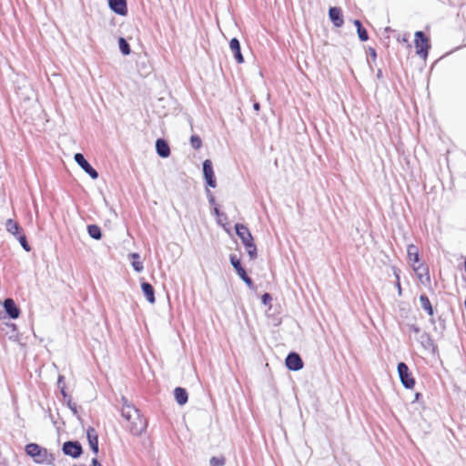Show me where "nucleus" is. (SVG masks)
Instances as JSON below:
<instances>
[{"mask_svg": "<svg viewBox=\"0 0 466 466\" xmlns=\"http://www.w3.org/2000/svg\"><path fill=\"white\" fill-rule=\"evenodd\" d=\"M25 453L33 458L34 461L38 464L49 463L53 460L52 454L46 448L36 443H29L25 448Z\"/></svg>", "mask_w": 466, "mask_h": 466, "instance_id": "nucleus-2", "label": "nucleus"}, {"mask_svg": "<svg viewBox=\"0 0 466 466\" xmlns=\"http://www.w3.org/2000/svg\"><path fill=\"white\" fill-rule=\"evenodd\" d=\"M190 145L195 149H199L202 147V140L198 135H193L190 137Z\"/></svg>", "mask_w": 466, "mask_h": 466, "instance_id": "nucleus-27", "label": "nucleus"}, {"mask_svg": "<svg viewBox=\"0 0 466 466\" xmlns=\"http://www.w3.org/2000/svg\"><path fill=\"white\" fill-rule=\"evenodd\" d=\"M121 416L127 422V430L134 436H140L147 427V420L142 416L140 410L122 398Z\"/></svg>", "mask_w": 466, "mask_h": 466, "instance_id": "nucleus-1", "label": "nucleus"}, {"mask_svg": "<svg viewBox=\"0 0 466 466\" xmlns=\"http://www.w3.org/2000/svg\"><path fill=\"white\" fill-rule=\"evenodd\" d=\"M229 47H230V50L232 51L233 55H234V57L236 59V61L238 63V64H242L244 62V57L242 56V53H241V48H240V43L239 41L237 39V38H232L229 42Z\"/></svg>", "mask_w": 466, "mask_h": 466, "instance_id": "nucleus-16", "label": "nucleus"}, {"mask_svg": "<svg viewBox=\"0 0 466 466\" xmlns=\"http://www.w3.org/2000/svg\"><path fill=\"white\" fill-rule=\"evenodd\" d=\"M420 302L421 308L430 315H433V308L431 306V303L429 299V298L425 294H421L420 296Z\"/></svg>", "mask_w": 466, "mask_h": 466, "instance_id": "nucleus-22", "label": "nucleus"}, {"mask_svg": "<svg viewBox=\"0 0 466 466\" xmlns=\"http://www.w3.org/2000/svg\"><path fill=\"white\" fill-rule=\"evenodd\" d=\"M67 406L68 408L73 411L74 414H76L77 413V410H76V404L74 403L71 399H69L67 400Z\"/></svg>", "mask_w": 466, "mask_h": 466, "instance_id": "nucleus-31", "label": "nucleus"}, {"mask_svg": "<svg viewBox=\"0 0 466 466\" xmlns=\"http://www.w3.org/2000/svg\"><path fill=\"white\" fill-rule=\"evenodd\" d=\"M285 362L289 370L298 371L303 368L302 359L296 352L288 354Z\"/></svg>", "mask_w": 466, "mask_h": 466, "instance_id": "nucleus-9", "label": "nucleus"}, {"mask_svg": "<svg viewBox=\"0 0 466 466\" xmlns=\"http://www.w3.org/2000/svg\"><path fill=\"white\" fill-rule=\"evenodd\" d=\"M92 465H93V466H102V464H101V463L98 461V460H97V459H96V458H94V459L92 460Z\"/></svg>", "mask_w": 466, "mask_h": 466, "instance_id": "nucleus-40", "label": "nucleus"}, {"mask_svg": "<svg viewBox=\"0 0 466 466\" xmlns=\"http://www.w3.org/2000/svg\"><path fill=\"white\" fill-rule=\"evenodd\" d=\"M207 197L209 204L215 205V198L209 189H207Z\"/></svg>", "mask_w": 466, "mask_h": 466, "instance_id": "nucleus-33", "label": "nucleus"}, {"mask_svg": "<svg viewBox=\"0 0 466 466\" xmlns=\"http://www.w3.org/2000/svg\"><path fill=\"white\" fill-rule=\"evenodd\" d=\"M118 46L123 55L127 56L131 53L130 46L124 37L118 38Z\"/></svg>", "mask_w": 466, "mask_h": 466, "instance_id": "nucleus-25", "label": "nucleus"}, {"mask_svg": "<svg viewBox=\"0 0 466 466\" xmlns=\"http://www.w3.org/2000/svg\"><path fill=\"white\" fill-rule=\"evenodd\" d=\"M141 289H142V291H143L147 300L149 303L154 304L156 301V298H155V291H154L153 286L148 282H142Z\"/></svg>", "mask_w": 466, "mask_h": 466, "instance_id": "nucleus-18", "label": "nucleus"}, {"mask_svg": "<svg viewBox=\"0 0 466 466\" xmlns=\"http://www.w3.org/2000/svg\"><path fill=\"white\" fill-rule=\"evenodd\" d=\"M236 234L241 239L243 245L248 244L253 240V237L249 229L243 224H236L235 226Z\"/></svg>", "mask_w": 466, "mask_h": 466, "instance_id": "nucleus-10", "label": "nucleus"}, {"mask_svg": "<svg viewBox=\"0 0 466 466\" xmlns=\"http://www.w3.org/2000/svg\"><path fill=\"white\" fill-rule=\"evenodd\" d=\"M74 159L93 179H96L98 177V172L88 163L83 154H75Z\"/></svg>", "mask_w": 466, "mask_h": 466, "instance_id": "nucleus-6", "label": "nucleus"}, {"mask_svg": "<svg viewBox=\"0 0 466 466\" xmlns=\"http://www.w3.org/2000/svg\"><path fill=\"white\" fill-rule=\"evenodd\" d=\"M62 451L66 455L71 456L75 459L80 457L83 452L81 444L78 441H66L63 444Z\"/></svg>", "mask_w": 466, "mask_h": 466, "instance_id": "nucleus-7", "label": "nucleus"}, {"mask_svg": "<svg viewBox=\"0 0 466 466\" xmlns=\"http://www.w3.org/2000/svg\"><path fill=\"white\" fill-rule=\"evenodd\" d=\"M214 214L217 216V217H220V216H224L226 218V216L223 214V213H220L219 212V209L218 208V207H214Z\"/></svg>", "mask_w": 466, "mask_h": 466, "instance_id": "nucleus-39", "label": "nucleus"}, {"mask_svg": "<svg viewBox=\"0 0 466 466\" xmlns=\"http://www.w3.org/2000/svg\"><path fill=\"white\" fill-rule=\"evenodd\" d=\"M408 258L410 262H412V266L415 271H418L420 268V266L416 267L415 264L420 261L419 249L418 248L410 244L407 248Z\"/></svg>", "mask_w": 466, "mask_h": 466, "instance_id": "nucleus-15", "label": "nucleus"}, {"mask_svg": "<svg viewBox=\"0 0 466 466\" xmlns=\"http://www.w3.org/2000/svg\"><path fill=\"white\" fill-rule=\"evenodd\" d=\"M63 384H65V378L64 376L59 375L57 380V387L60 389L63 386Z\"/></svg>", "mask_w": 466, "mask_h": 466, "instance_id": "nucleus-35", "label": "nucleus"}, {"mask_svg": "<svg viewBox=\"0 0 466 466\" xmlns=\"http://www.w3.org/2000/svg\"><path fill=\"white\" fill-rule=\"evenodd\" d=\"M420 342H421V344H422L423 346H425V345H424V343H425V342H430V340H431V339H430V337H429V335H428L427 333H422V334L420 335Z\"/></svg>", "mask_w": 466, "mask_h": 466, "instance_id": "nucleus-34", "label": "nucleus"}, {"mask_svg": "<svg viewBox=\"0 0 466 466\" xmlns=\"http://www.w3.org/2000/svg\"><path fill=\"white\" fill-rule=\"evenodd\" d=\"M60 391H61V394L63 395L64 398H66L68 397L66 391V385L63 384V386L60 388Z\"/></svg>", "mask_w": 466, "mask_h": 466, "instance_id": "nucleus-38", "label": "nucleus"}, {"mask_svg": "<svg viewBox=\"0 0 466 466\" xmlns=\"http://www.w3.org/2000/svg\"><path fill=\"white\" fill-rule=\"evenodd\" d=\"M131 259V264L135 271L141 272L144 269L143 263L140 261V256L138 253H131L128 255Z\"/></svg>", "mask_w": 466, "mask_h": 466, "instance_id": "nucleus-21", "label": "nucleus"}, {"mask_svg": "<svg viewBox=\"0 0 466 466\" xmlns=\"http://www.w3.org/2000/svg\"><path fill=\"white\" fill-rule=\"evenodd\" d=\"M4 308L5 312L11 319H17L20 315V309L12 299H6L4 301Z\"/></svg>", "mask_w": 466, "mask_h": 466, "instance_id": "nucleus-13", "label": "nucleus"}, {"mask_svg": "<svg viewBox=\"0 0 466 466\" xmlns=\"http://www.w3.org/2000/svg\"><path fill=\"white\" fill-rule=\"evenodd\" d=\"M253 108H254V110H255V111H259V109H260V105H259V103H258V102H255V103L253 104Z\"/></svg>", "mask_w": 466, "mask_h": 466, "instance_id": "nucleus-41", "label": "nucleus"}, {"mask_svg": "<svg viewBox=\"0 0 466 466\" xmlns=\"http://www.w3.org/2000/svg\"><path fill=\"white\" fill-rule=\"evenodd\" d=\"M174 396H175L176 401L179 405H184L187 402V399H188L187 392L185 389H183L181 387H177L174 390Z\"/></svg>", "mask_w": 466, "mask_h": 466, "instance_id": "nucleus-19", "label": "nucleus"}, {"mask_svg": "<svg viewBox=\"0 0 466 466\" xmlns=\"http://www.w3.org/2000/svg\"><path fill=\"white\" fill-rule=\"evenodd\" d=\"M203 175H204V178L208 187H217V182H216V178H215V175H214V171H213L212 162L209 159H206L203 162Z\"/></svg>", "mask_w": 466, "mask_h": 466, "instance_id": "nucleus-8", "label": "nucleus"}, {"mask_svg": "<svg viewBox=\"0 0 466 466\" xmlns=\"http://www.w3.org/2000/svg\"><path fill=\"white\" fill-rule=\"evenodd\" d=\"M408 328L410 332H413L415 334H419L420 332V329L414 324L409 325Z\"/></svg>", "mask_w": 466, "mask_h": 466, "instance_id": "nucleus-32", "label": "nucleus"}, {"mask_svg": "<svg viewBox=\"0 0 466 466\" xmlns=\"http://www.w3.org/2000/svg\"><path fill=\"white\" fill-rule=\"evenodd\" d=\"M225 462L224 457H212L209 461L210 466H224Z\"/></svg>", "mask_w": 466, "mask_h": 466, "instance_id": "nucleus-29", "label": "nucleus"}, {"mask_svg": "<svg viewBox=\"0 0 466 466\" xmlns=\"http://www.w3.org/2000/svg\"><path fill=\"white\" fill-rule=\"evenodd\" d=\"M88 444L90 449L93 451L95 454H97L99 451L98 448V436L96 430L92 427H89L86 431Z\"/></svg>", "mask_w": 466, "mask_h": 466, "instance_id": "nucleus-14", "label": "nucleus"}, {"mask_svg": "<svg viewBox=\"0 0 466 466\" xmlns=\"http://www.w3.org/2000/svg\"><path fill=\"white\" fill-rule=\"evenodd\" d=\"M329 16L336 27H340L343 25L344 20L342 11L339 7H330L329 10Z\"/></svg>", "mask_w": 466, "mask_h": 466, "instance_id": "nucleus-12", "label": "nucleus"}, {"mask_svg": "<svg viewBox=\"0 0 466 466\" xmlns=\"http://www.w3.org/2000/svg\"><path fill=\"white\" fill-rule=\"evenodd\" d=\"M244 246L247 249L248 255L249 256L250 259H255L257 258V247L254 243V240L248 242Z\"/></svg>", "mask_w": 466, "mask_h": 466, "instance_id": "nucleus-26", "label": "nucleus"}, {"mask_svg": "<svg viewBox=\"0 0 466 466\" xmlns=\"http://www.w3.org/2000/svg\"><path fill=\"white\" fill-rule=\"evenodd\" d=\"M230 263L239 278L249 287H253V281L252 279L247 275V272L245 268L241 265V261L239 258H237L236 255H230L229 257Z\"/></svg>", "mask_w": 466, "mask_h": 466, "instance_id": "nucleus-5", "label": "nucleus"}, {"mask_svg": "<svg viewBox=\"0 0 466 466\" xmlns=\"http://www.w3.org/2000/svg\"><path fill=\"white\" fill-rule=\"evenodd\" d=\"M354 25L357 28V33L360 41L365 42L369 39V35L366 29L362 26V24L360 20H354Z\"/></svg>", "mask_w": 466, "mask_h": 466, "instance_id": "nucleus-23", "label": "nucleus"}, {"mask_svg": "<svg viewBox=\"0 0 466 466\" xmlns=\"http://www.w3.org/2000/svg\"><path fill=\"white\" fill-rule=\"evenodd\" d=\"M377 76L380 78L382 76V72L381 70H379L378 73H377Z\"/></svg>", "mask_w": 466, "mask_h": 466, "instance_id": "nucleus-43", "label": "nucleus"}, {"mask_svg": "<svg viewBox=\"0 0 466 466\" xmlns=\"http://www.w3.org/2000/svg\"><path fill=\"white\" fill-rule=\"evenodd\" d=\"M272 300V297L269 293H265L261 297V301L264 305H268Z\"/></svg>", "mask_w": 466, "mask_h": 466, "instance_id": "nucleus-30", "label": "nucleus"}, {"mask_svg": "<svg viewBox=\"0 0 466 466\" xmlns=\"http://www.w3.org/2000/svg\"><path fill=\"white\" fill-rule=\"evenodd\" d=\"M398 373L402 385L406 389H412L415 385V380L412 377L408 366L404 362L398 364Z\"/></svg>", "mask_w": 466, "mask_h": 466, "instance_id": "nucleus-4", "label": "nucleus"}, {"mask_svg": "<svg viewBox=\"0 0 466 466\" xmlns=\"http://www.w3.org/2000/svg\"><path fill=\"white\" fill-rule=\"evenodd\" d=\"M5 228H6V230H7L9 233H11L12 235H14L15 238H16L18 235L22 234V233H21L22 228H21V227L19 226V224H18L16 221H15V220L11 219V218H9V219H7V220H6V222H5Z\"/></svg>", "mask_w": 466, "mask_h": 466, "instance_id": "nucleus-20", "label": "nucleus"}, {"mask_svg": "<svg viewBox=\"0 0 466 466\" xmlns=\"http://www.w3.org/2000/svg\"><path fill=\"white\" fill-rule=\"evenodd\" d=\"M370 57L375 60L377 58V53L376 50L372 47L370 48Z\"/></svg>", "mask_w": 466, "mask_h": 466, "instance_id": "nucleus-36", "label": "nucleus"}, {"mask_svg": "<svg viewBox=\"0 0 466 466\" xmlns=\"http://www.w3.org/2000/svg\"><path fill=\"white\" fill-rule=\"evenodd\" d=\"M430 46L429 40L425 34L422 31H417L415 33V47L417 55L425 59L428 56Z\"/></svg>", "mask_w": 466, "mask_h": 466, "instance_id": "nucleus-3", "label": "nucleus"}, {"mask_svg": "<svg viewBox=\"0 0 466 466\" xmlns=\"http://www.w3.org/2000/svg\"><path fill=\"white\" fill-rule=\"evenodd\" d=\"M110 9L119 15L127 14V5L126 0H108Z\"/></svg>", "mask_w": 466, "mask_h": 466, "instance_id": "nucleus-11", "label": "nucleus"}, {"mask_svg": "<svg viewBox=\"0 0 466 466\" xmlns=\"http://www.w3.org/2000/svg\"><path fill=\"white\" fill-rule=\"evenodd\" d=\"M419 279L422 281V276L420 274L419 275Z\"/></svg>", "mask_w": 466, "mask_h": 466, "instance_id": "nucleus-44", "label": "nucleus"}, {"mask_svg": "<svg viewBox=\"0 0 466 466\" xmlns=\"http://www.w3.org/2000/svg\"><path fill=\"white\" fill-rule=\"evenodd\" d=\"M396 278H397V289L399 290V294L400 295L401 294V287H400V281H399V274L395 271L394 272Z\"/></svg>", "mask_w": 466, "mask_h": 466, "instance_id": "nucleus-37", "label": "nucleus"}, {"mask_svg": "<svg viewBox=\"0 0 466 466\" xmlns=\"http://www.w3.org/2000/svg\"><path fill=\"white\" fill-rule=\"evenodd\" d=\"M87 232L89 236L94 239H100L102 238V232L98 226L96 225H89L87 226Z\"/></svg>", "mask_w": 466, "mask_h": 466, "instance_id": "nucleus-24", "label": "nucleus"}, {"mask_svg": "<svg viewBox=\"0 0 466 466\" xmlns=\"http://www.w3.org/2000/svg\"><path fill=\"white\" fill-rule=\"evenodd\" d=\"M16 238L25 251H30L31 248L27 242V239H26V237L25 234L18 235L16 237Z\"/></svg>", "mask_w": 466, "mask_h": 466, "instance_id": "nucleus-28", "label": "nucleus"}, {"mask_svg": "<svg viewBox=\"0 0 466 466\" xmlns=\"http://www.w3.org/2000/svg\"><path fill=\"white\" fill-rule=\"evenodd\" d=\"M156 150L159 157H167L170 155V148L167 142L162 138L156 141Z\"/></svg>", "mask_w": 466, "mask_h": 466, "instance_id": "nucleus-17", "label": "nucleus"}, {"mask_svg": "<svg viewBox=\"0 0 466 466\" xmlns=\"http://www.w3.org/2000/svg\"><path fill=\"white\" fill-rule=\"evenodd\" d=\"M420 397H421V394H420V393H419V392H417V393L415 394V400H416V401H417V400H419V399H420Z\"/></svg>", "mask_w": 466, "mask_h": 466, "instance_id": "nucleus-42", "label": "nucleus"}]
</instances>
